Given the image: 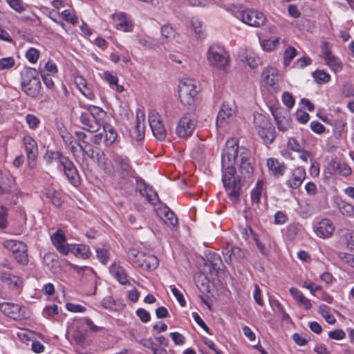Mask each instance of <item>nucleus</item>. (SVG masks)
I'll list each match as a JSON object with an SVG mask.
<instances>
[{"label":"nucleus","instance_id":"55","mask_svg":"<svg viewBox=\"0 0 354 354\" xmlns=\"http://www.w3.org/2000/svg\"><path fill=\"white\" fill-rule=\"evenodd\" d=\"M134 178L136 179L137 189H138L140 195L145 196V193H146V191H147L150 187L146 184L145 181L142 178L138 176L136 174L134 176Z\"/></svg>","mask_w":354,"mask_h":354},{"label":"nucleus","instance_id":"51","mask_svg":"<svg viewBox=\"0 0 354 354\" xmlns=\"http://www.w3.org/2000/svg\"><path fill=\"white\" fill-rule=\"evenodd\" d=\"M26 121L28 127L32 130L36 129L41 122L40 119L33 114H28L26 116Z\"/></svg>","mask_w":354,"mask_h":354},{"label":"nucleus","instance_id":"54","mask_svg":"<svg viewBox=\"0 0 354 354\" xmlns=\"http://www.w3.org/2000/svg\"><path fill=\"white\" fill-rule=\"evenodd\" d=\"M175 30L173 28L172 26L170 25H164L161 28V35L162 37L169 39L171 40L175 37Z\"/></svg>","mask_w":354,"mask_h":354},{"label":"nucleus","instance_id":"49","mask_svg":"<svg viewBox=\"0 0 354 354\" xmlns=\"http://www.w3.org/2000/svg\"><path fill=\"white\" fill-rule=\"evenodd\" d=\"M25 55L30 63L35 64L39 58L40 52L35 48H30L26 52Z\"/></svg>","mask_w":354,"mask_h":354},{"label":"nucleus","instance_id":"16","mask_svg":"<svg viewBox=\"0 0 354 354\" xmlns=\"http://www.w3.org/2000/svg\"><path fill=\"white\" fill-rule=\"evenodd\" d=\"M60 165L64 167V171L68 180L74 185L80 183V176L73 162L67 157L62 158Z\"/></svg>","mask_w":354,"mask_h":354},{"label":"nucleus","instance_id":"28","mask_svg":"<svg viewBox=\"0 0 354 354\" xmlns=\"http://www.w3.org/2000/svg\"><path fill=\"white\" fill-rule=\"evenodd\" d=\"M0 310L5 315L13 319H19L21 317V307L18 304L12 303H3L0 305Z\"/></svg>","mask_w":354,"mask_h":354},{"label":"nucleus","instance_id":"58","mask_svg":"<svg viewBox=\"0 0 354 354\" xmlns=\"http://www.w3.org/2000/svg\"><path fill=\"white\" fill-rule=\"evenodd\" d=\"M75 83L77 85L79 90L81 91V93L86 95V93L84 89H86L87 87L86 81L85 79H84L82 76H77L75 77Z\"/></svg>","mask_w":354,"mask_h":354},{"label":"nucleus","instance_id":"61","mask_svg":"<svg viewBox=\"0 0 354 354\" xmlns=\"http://www.w3.org/2000/svg\"><path fill=\"white\" fill-rule=\"evenodd\" d=\"M192 25L193 28L194 29L195 32L201 36L203 35V23L196 18H193L192 19Z\"/></svg>","mask_w":354,"mask_h":354},{"label":"nucleus","instance_id":"13","mask_svg":"<svg viewBox=\"0 0 354 354\" xmlns=\"http://www.w3.org/2000/svg\"><path fill=\"white\" fill-rule=\"evenodd\" d=\"M322 51L324 55V59L330 68L335 73L340 72L343 68L342 62L338 57L332 54L328 42L323 44Z\"/></svg>","mask_w":354,"mask_h":354},{"label":"nucleus","instance_id":"24","mask_svg":"<svg viewBox=\"0 0 354 354\" xmlns=\"http://www.w3.org/2000/svg\"><path fill=\"white\" fill-rule=\"evenodd\" d=\"M239 158V170L243 177H250L253 173V167L248 160V153L247 151L242 152Z\"/></svg>","mask_w":354,"mask_h":354},{"label":"nucleus","instance_id":"21","mask_svg":"<svg viewBox=\"0 0 354 354\" xmlns=\"http://www.w3.org/2000/svg\"><path fill=\"white\" fill-rule=\"evenodd\" d=\"M51 241L56 249L62 254L67 255L70 252V246L65 243L66 236L60 230L51 236Z\"/></svg>","mask_w":354,"mask_h":354},{"label":"nucleus","instance_id":"8","mask_svg":"<svg viewBox=\"0 0 354 354\" xmlns=\"http://www.w3.org/2000/svg\"><path fill=\"white\" fill-rule=\"evenodd\" d=\"M24 147L26 153L27 167L34 169L37 166L38 146L37 142L30 136L24 137Z\"/></svg>","mask_w":354,"mask_h":354},{"label":"nucleus","instance_id":"30","mask_svg":"<svg viewBox=\"0 0 354 354\" xmlns=\"http://www.w3.org/2000/svg\"><path fill=\"white\" fill-rule=\"evenodd\" d=\"M3 245L12 252L15 258L19 263H22V243L16 240H7L3 243Z\"/></svg>","mask_w":354,"mask_h":354},{"label":"nucleus","instance_id":"10","mask_svg":"<svg viewBox=\"0 0 354 354\" xmlns=\"http://www.w3.org/2000/svg\"><path fill=\"white\" fill-rule=\"evenodd\" d=\"M196 124V120L189 114L184 115L179 120L176 133L180 138L190 136Z\"/></svg>","mask_w":354,"mask_h":354},{"label":"nucleus","instance_id":"63","mask_svg":"<svg viewBox=\"0 0 354 354\" xmlns=\"http://www.w3.org/2000/svg\"><path fill=\"white\" fill-rule=\"evenodd\" d=\"M58 313V306L56 304L46 306L44 309V315L45 317H53L55 315H57Z\"/></svg>","mask_w":354,"mask_h":354},{"label":"nucleus","instance_id":"42","mask_svg":"<svg viewBox=\"0 0 354 354\" xmlns=\"http://www.w3.org/2000/svg\"><path fill=\"white\" fill-rule=\"evenodd\" d=\"M339 209L340 212L346 216L353 217L354 216V206L351 203L345 201H342L339 205Z\"/></svg>","mask_w":354,"mask_h":354},{"label":"nucleus","instance_id":"6","mask_svg":"<svg viewBox=\"0 0 354 354\" xmlns=\"http://www.w3.org/2000/svg\"><path fill=\"white\" fill-rule=\"evenodd\" d=\"M41 86L39 73L36 69L27 68L24 75V92L30 97H35Z\"/></svg>","mask_w":354,"mask_h":354},{"label":"nucleus","instance_id":"35","mask_svg":"<svg viewBox=\"0 0 354 354\" xmlns=\"http://www.w3.org/2000/svg\"><path fill=\"white\" fill-rule=\"evenodd\" d=\"M102 306L110 310L119 311L124 308V304L120 301H115L111 296L105 297L101 302Z\"/></svg>","mask_w":354,"mask_h":354},{"label":"nucleus","instance_id":"31","mask_svg":"<svg viewBox=\"0 0 354 354\" xmlns=\"http://www.w3.org/2000/svg\"><path fill=\"white\" fill-rule=\"evenodd\" d=\"M158 214L168 226L174 227L177 225L178 218L176 217L174 213L169 209V207H164L160 208Z\"/></svg>","mask_w":354,"mask_h":354},{"label":"nucleus","instance_id":"56","mask_svg":"<svg viewBox=\"0 0 354 354\" xmlns=\"http://www.w3.org/2000/svg\"><path fill=\"white\" fill-rule=\"evenodd\" d=\"M102 77L109 84L110 86L117 85V83L118 82V77L116 75L109 71H104Z\"/></svg>","mask_w":354,"mask_h":354},{"label":"nucleus","instance_id":"59","mask_svg":"<svg viewBox=\"0 0 354 354\" xmlns=\"http://www.w3.org/2000/svg\"><path fill=\"white\" fill-rule=\"evenodd\" d=\"M15 65V60L9 57L0 59V70L9 69Z\"/></svg>","mask_w":354,"mask_h":354},{"label":"nucleus","instance_id":"40","mask_svg":"<svg viewBox=\"0 0 354 354\" xmlns=\"http://www.w3.org/2000/svg\"><path fill=\"white\" fill-rule=\"evenodd\" d=\"M1 279L10 287H13L15 288H18L19 287L18 284L19 278L9 272H2L1 275Z\"/></svg>","mask_w":354,"mask_h":354},{"label":"nucleus","instance_id":"41","mask_svg":"<svg viewBox=\"0 0 354 354\" xmlns=\"http://www.w3.org/2000/svg\"><path fill=\"white\" fill-rule=\"evenodd\" d=\"M95 251L97 259L100 263L106 265L108 262L110 255L109 248L104 246L102 248H96Z\"/></svg>","mask_w":354,"mask_h":354},{"label":"nucleus","instance_id":"44","mask_svg":"<svg viewBox=\"0 0 354 354\" xmlns=\"http://www.w3.org/2000/svg\"><path fill=\"white\" fill-rule=\"evenodd\" d=\"M73 248H75V254L84 259H88L91 254L90 248L86 245H79L76 248L74 246Z\"/></svg>","mask_w":354,"mask_h":354},{"label":"nucleus","instance_id":"22","mask_svg":"<svg viewBox=\"0 0 354 354\" xmlns=\"http://www.w3.org/2000/svg\"><path fill=\"white\" fill-rule=\"evenodd\" d=\"M278 70L273 67H267L263 70L262 80L267 86L275 89L279 81Z\"/></svg>","mask_w":354,"mask_h":354},{"label":"nucleus","instance_id":"27","mask_svg":"<svg viewBox=\"0 0 354 354\" xmlns=\"http://www.w3.org/2000/svg\"><path fill=\"white\" fill-rule=\"evenodd\" d=\"M267 166L271 173L275 177L282 176L286 169V166L283 162L274 158H270L267 160Z\"/></svg>","mask_w":354,"mask_h":354},{"label":"nucleus","instance_id":"17","mask_svg":"<svg viewBox=\"0 0 354 354\" xmlns=\"http://www.w3.org/2000/svg\"><path fill=\"white\" fill-rule=\"evenodd\" d=\"M334 231L335 226L328 218H324L314 225V232L320 238H328L332 236Z\"/></svg>","mask_w":354,"mask_h":354},{"label":"nucleus","instance_id":"45","mask_svg":"<svg viewBox=\"0 0 354 354\" xmlns=\"http://www.w3.org/2000/svg\"><path fill=\"white\" fill-rule=\"evenodd\" d=\"M319 312L328 324H334L336 322L335 318L329 313L328 307L326 305H321Z\"/></svg>","mask_w":354,"mask_h":354},{"label":"nucleus","instance_id":"37","mask_svg":"<svg viewBox=\"0 0 354 354\" xmlns=\"http://www.w3.org/2000/svg\"><path fill=\"white\" fill-rule=\"evenodd\" d=\"M93 160L96 162L97 165L106 172L111 171V162L110 161H109L108 158L106 157L105 154L102 151L99 150L96 151V153L94 156V158H93Z\"/></svg>","mask_w":354,"mask_h":354},{"label":"nucleus","instance_id":"1","mask_svg":"<svg viewBox=\"0 0 354 354\" xmlns=\"http://www.w3.org/2000/svg\"><path fill=\"white\" fill-rule=\"evenodd\" d=\"M239 145L237 140L232 138L227 140L221 156L223 167V183L231 201L237 203L241 190V180L234 177L236 169L234 164L238 158Z\"/></svg>","mask_w":354,"mask_h":354},{"label":"nucleus","instance_id":"20","mask_svg":"<svg viewBox=\"0 0 354 354\" xmlns=\"http://www.w3.org/2000/svg\"><path fill=\"white\" fill-rule=\"evenodd\" d=\"M326 169L330 174H339L343 176H348L351 174V169L346 163L334 160L330 161Z\"/></svg>","mask_w":354,"mask_h":354},{"label":"nucleus","instance_id":"48","mask_svg":"<svg viewBox=\"0 0 354 354\" xmlns=\"http://www.w3.org/2000/svg\"><path fill=\"white\" fill-rule=\"evenodd\" d=\"M279 43V38L273 37L263 41L262 47L264 50L271 51L274 50Z\"/></svg>","mask_w":354,"mask_h":354},{"label":"nucleus","instance_id":"29","mask_svg":"<svg viewBox=\"0 0 354 354\" xmlns=\"http://www.w3.org/2000/svg\"><path fill=\"white\" fill-rule=\"evenodd\" d=\"M85 111L92 116V118L96 121L100 127L106 124L104 122L106 116V113L100 107L89 105L86 106Z\"/></svg>","mask_w":354,"mask_h":354},{"label":"nucleus","instance_id":"53","mask_svg":"<svg viewBox=\"0 0 354 354\" xmlns=\"http://www.w3.org/2000/svg\"><path fill=\"white\" fill-rule=\"evenodd\" d=\"M287 147L289 149L294 151L301 152L303 151L304 146L300 144L295 138H289L287 142Z\"/></svg>","mask_w":354,"mask_h":354},{"label":"nucleus","instance_id":"11","mask_svg":"<svg viewBox=\"0 0 354 354\" xmlns=\"http://www.w3.org/2000/svg\"><path fill=\"white\" fill-rule=\"evenodd\" d=\"M241 17L243 23L254 27H260L266 21V18L262 12L254 9L243 10Z\"/></svg>","mask_w":354,"mask_h":354},{"label":"nucleus","instance_id":"33","mask_svg":"<svg viewBox=\"0 0 354 354\" xmlns=\"http://www.w3.org/2000/svg\"><path fill=\"white\" fill-rule=\"evenodd\" d=\"M134 176L135 175L118 176V178L116 179L115 187L126 192H131L133 185L131 178H134Z\"/></svg>","mask_w":354,"mask_h":354},{"label":"nucleus","instance_id":"15","mask_svg":"<svg viewBox=\"0 0 354 354\" xmlns=\"http://www.w3.org/2000/svg\"><path fill=\"white\" fill-rule=\"evenodd\" d=\"M160 115L155 113L149 115V123L153 136L159 140H163L166 138V131Z\"/></svg>","mask_w":354,"mask_h":354},{"label":"nucleus","instance_id":"47","mask_svg":"<svg viewBox=\"0 0 354 354\" xmlns=\"http://www.w3.org/2000/svg\"><path fill=\"white\" fill-rule=\"evenodd\" d=\"M313 77L319 84H325L329 82L330 76L328 73H325L324 71L317 70L313 74Z\"/></svg>","mask_w":354,"mask_h":354},{"label":"nucleus","instance_id":"3","mask_svg":"<svg viewBox=\"0 0 354 354\" xmlns=\"http://www.w3.org/2000/svg\"><path fill=\"white\" fill-rule=\"evenodd\" d=\"M207 58L212 66L222 71H225L230 62L228 53L223 46L216 44L209 47Z\"/></svg>","mask_w":354,"mask_h":354},{"label":"nucleus","instance_id":"52","mask_svg":"<svg viewBox=\"0 0 354 354\" xmlns=\"http://www.w3.org/2000/svg\"><path fill=\"white\" fill-rule=\"evenodd\" d=\"M144 196L146 198L147 201L151 205H155L160 203L158 193L153 191L151 187H150L149 189H147V191H146V193H145Z\"/></svg>","mask_w":354,"mask_h":354},{"label":"nucleus","instance_id":"62","mask_svg":"<svg viewBox=\"0 0 354 354\" xmlns=\"http://www.w3.org/2000/svg\"><path fill=\"white\" fill-rule=\"evenodd\" d=\"M282 100L283 104L288 108H292L295 104L293 96L288 92H284L282 95Z\"/></svg>","mask_w":354,"mask_h":354},{"label":"nucleus","instance_id":"14","mask_svg":"<svg viewBox=\"0 0 354 354\" xmlns=\"http://www.w3.org/2000/svg\"><path fill=\"white\" fill-rule=\"evenodd\" d=\"M115 172L118 176L135 175L136 171L126 156L117 155L113 159Z\"/></svg>","mask_w":354,"mask_h":354},{"label":"nucleus","instance_id":"38","mask_svg":"<svg viewBox=\"0 0 354 354\" xmlns=\"http://www.w3.org/2000/svg\"><path fill=\"white\" fill-rule=\"evenodd\" d=\"M241 61L245 62L251 68H254L260 63L259 57L252 51H246L245 55L241 57Z\"/></svg>","mask_w":354,"mask_h":354},{"label":"nucleus","instance_id":"19","mask_svg":"<svg viewBox=\"0 0 354 354\" xmlns=\"http://www.w3.org/2000/svg\"><path fill=\"white\" fill-rule=\"evenodd\" d=\"M234 115L235 110L233 105H230L227 103H223L217 115V127H223L225 124L228 123L233 118Z\"/></svg>","mask_w":354,"mask_h":354},{"label":"nucleus","instance_id":"2","mask_svg":"<svg viewBox=\"0 0 354 354\" xmlns=\"http://www.w3.org/2000/svg\"><path fill=\"white\" fill-rule=\"evenodd\" d=\"M254 126L264 142L270 144L275 138V129L268 119L261 113L254 115Z\"/></svg>","mask_w":354,"mask_h":354},{"label":"nucleus","instance_id":"32","mask_svg":"<svg viewBox=\"0 0 354 354\" xmlns=\"http://www.w3.org/2000/svg\"><path fill=\"white\" fill-rule=\"evenodd\" d=\"M290 293L300 306H302L306 310H308L311 308L312 304L310 301L306 298L299 289L292 287L290 288Z\"/></svg>","mask_w":354,"mask_h":354},{"label":"nucleus","instance_id":"39","mask_svg":"<svg viewBox=\"0 0 354 354\" xmlns=\"http://www.w3.org/2000/svg\"><path fill=\"white\" fill-rule=\"evenodd\" d=\"M263 183L258 180L256 187L251 191V201L253 205H258L262 195Z\"/></svg>","mask_w":354,"mask_h":354},{"label":"nucleus","instance_id":"18","mask_svg":"<svg viewBox=\"0 0 354 354\" xmlns=\"http://www.w3.org/2000/svg\"><path fill=\"white\" fill-rule=\"evenodd\" d=\"M306 178V171L302 167H297L294 169L286 181V185L289 188L297 189L301 186Z\"/></svg>","mask_w":354,"mask_h":354},{"label":"nucleus","instance_id":"57","mask_svg":"<svg viewBox=\"0 0 354 354\" xmlns=\"http://www.w3.org/2000/svg\"><path fill=\"white\" fill-rule=\"evenodd\" d=\"M7 209L0 205V228L5 229L8 227Z\"/></svg>","mask_w":354,"mask_h":354},{"label":"nucleus","instance_id":"43","mask_svg":"<svg viewBox=\"0 0 354 354\" xmlns=\"http://www.w3.org/2000/svg\"><path fill=\"white\" fill-rule=\"evenodd\" d=\"M62 158H64V156L55 151H47L44 156V159L48 164H51L54 161H58L60 163Z\"/></svg>","mask_w":354,"mask_h":354},{"label":"nucleus","instance_id":"12","mask_svg":"<svg viewBox=\"0 0 354 354\" xmlns=\"http://www.w3.org/2000/svg\"><path fill=\"white\" fill-rule=\"evenodd\" d=\"M271 112L279 130L285 131L290 128L291 119L288 110L283 108H275L272 109Z\"/></svg>","mask_w":354,"mask_h":354},{"label":"nucleus","instance_id":"50","mask_svg":"<svg viewBox=\"0 0 354 354\" xmlns=\"http://www.w3.org/2000/svg\"><path fill=\"white\" fill-rule=\"evenodd\" d=\"M297 50L294 47H288L283 54V62L285 66H288L291 61L295 57Z\"/></svg>","mask_w":354,"mask_h":354},{"label":"nucleus","instance_id":"64","mask_svg":"<svg viewBox=\"0 0 354 354\" xmlns=\"http://www.w3.org/2000/svg\"><path fill=\"white\" fill-rule=\"evenodd\" d=\"M233 260L236 261H241L245 259L244 252L238 247H233L232 248Z\"/></svg>","mask_w":354,"mask_h":354},{"label":"nucleus","instance_id":"25","mask_svg":"<svg viewBox=\"0 0 354 354\" xmlns=\"http://www.w3.org/2000/svg\"><path fill=\"white\" fill-rule=\"evenodd\" d=\"M113 19L115 22V26L118 30L124 32H130L132 30V24L127 18V15L124 12L113 15Z\"/></svg>","mask_w":354,"mask_h":354},{"label":"nucleus","instance_id":"23","mask_svg":"<svg viewBox=\"0 0 354 354\" xmlns=\"http://www.w3.org/2000/svg\"><path fill=\"white\" fill-rule=\"evenodd\" d=\"M79 118L80 122L84 126L83 129L84 130L94 133L100 129V127L96 121L92 118V116H91L88 112H86L85 110L80 112Z\"/></svg>","mask_w":354,"mask_h":354},{"label":"nucleus","instance_id":"7","mask_svg":"<svg viewBox=\"0 0 354 354\" xmlns=\"http://www.w3.org/2000/svg\"><path fill=\"white\" fill-rule=\"evenodd\" d=\"M102 126L103 127V132L93 135L91 140L96 145L104 143L106 147H110L116 141L118 133L115 129L108 123Z\"/></svg>","mask_w":354,"mask_h":354},{"label":"nucleus","instance_id":"4","mask_svg":"<svg viewBox=\"0 0 354 354\" xmlns=\"http://www.w3.org/2000/svg\"><path fill=\"white\" fill-rule=\"evenodd\" d=\"M128 255L133 263L145 270H155L159 264V261L156 256L147 254L135 249L129 250Z\"/></svg>","mask_w":354,"mask_h":354},{"label":"nucleus","instance_id":"60","mask_svg":"<svg viewBox=\"0 0 354 354\" xmlns=\"http://www.w3.org/2000/svg\"><path fill=\"white\" fill-rule=\"evenodd\" d=\"M299 230V226L295 224L289 225L287 227L286 236L289 239H294Z\"/></svg>","mask_w":354,"mask_h":354},{"label":"nucleus","instance_id":"46","mask_svg":"<svg viewBox=\"0 0 354 354\" xmlns=\"http://www.w3.org/2000/svg\"><path fill=\"white\" fill-rule=\"evenodd\" d=\"M24 339L32 342L31 344V350L33 352L40 353L44 351V346L39 342L33 340L32 337L29 336L28 334L24 333Z\"/></svg>","mask_w":354,"mask_h":354},{"label":"nucleus","instance_id":"26","mask_svg":"<svg viewBox=\"0 0 354 354\" xmlns=\"http://www.w3.org/2000/svg\"><path fill=\"white\" fill-rule=\"evenodd\" d=\"M145 115L143 113L137 112L136 115V125L131 131V136L136 140H141L145 136Z\"/></svg>","mask_w":354,"mask_h":354},{"label":"nucleus","instance_id":"9","mask_svg":"<svg viewBox=\"0 0 354 354\" xmlns=\"http://www.w3.org/2000/svg\"><path fill=\"white\" fill-rule=\"evenodd\" d=\"M6 193H15L12 202L16 203L19 191L17 187L15 177L11 174L3 175L0 170V196Z\"/></svg>","mask_w":354,"mask_h":354},{"label":"nucleus","instance_id":"5","mask_svg":"<svg viewBox=\"0 0 354 354\" xmlns=\"http://www.w3.org/2000/svg\"><path fill=\"white\" fill-rule=\"evenodd\" d=\"M196 82L194 80L185 78L180 81L178 93L180 102L186 105L191 106L194 102V97L198 91Z\"/></svg>","mask_w":354,"mask_h":354},{"label":"nucleus","instance_id":"36","mask_svg":"<svg viewBox=\"0 0 354 354\" xmlns=\"http://www.w3.org/2000/svg\"><path fill=\"white\" fill-rule=\"evenodd\" d=\"M207 261L212 270L217 272L223 270V262L220 255L216 252H209L207 256Z\"/></svg>","mask_w":354,"mask_h":354},{"label":"nucleus","instance_id":"34","mask_svg":"<svg viewBox=\"0 0 354 354\" xmlns=\"http://www.w3.org/2000/svg\"><path fill=\"white\" fill-rule=\"evenodd\" d=\"M109 270L110 272L115 276V277L121 284L125 285L129 283L126 272H124V269L121 268L116 262H114L111 266Z\"/></svg>","mask_w":354,"mask_h":354}]
</instances>
